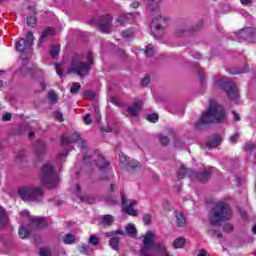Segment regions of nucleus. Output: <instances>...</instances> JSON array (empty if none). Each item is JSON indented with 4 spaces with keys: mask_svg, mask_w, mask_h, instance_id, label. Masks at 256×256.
Segmentation results:
<instances>
[{
    "mask_svg": "<svg viewBox=\"0 0 256 256\" xmlns=\"http://www.w3.org/2000/svg\"><path fill=\"white\" fill-rule=\"evenodd\" d=\"M79 89H81V84H79L78 82H73L70 88V93L72 95H77L79 93Z\"/></svg>",
    "mask_w": 256,
    "mask_h": 256,
    "instance_id": "36",
    "label": "nucleus"
},
{
    "mask_svg": "<svg viewBox=\"0 0 256 256\" xmlns=\"http://www.w3.org/2000/svg\"><path fill=\"white\" fill-rule=\"evenodd\" d=\"M147 121L150 123H157L159 121V114H150L146 116Z\"/></svg>",
    "mask_w": 256,
    "mask_h": 256,
    "instance_id": "41",
    "label": "nucleus"
},
{
    "mask_svg": "<svg viewBox=\"0 0 256 256\" xmlns=\"http://www.w3.org/2000/svg\"><path fill=\"white\" fill-rule=\"evenodd\" d=\"M68 153L66 152H61L57 157H56V161L58 163H61V161H63L64 157H67Z\"/></svg>",
    "mask_w": 256,
    "mask_h": 256,
    "instance_id": "55",
    "label": "nucleus"
},
{
    "mask_svg": "<svg viewBox=\"0 0 256 256\" xmlns=\"http://www.w3.org/2000/svg\"><path fill=\"white\" fill-rule=\"evenodd\" d=\"M193 175L194 171L189 168H185V166H181L177 173L178 179H185V177H190V179H193Z\"/></svg>",
    "mask_w": 256,
    "mask_h": 256,
    "instance_id": "20",
    "label": "nucleus"
},
{
    "mask_svg": "<svg viewBox=\"0 0 256 256\" xmlns=\"http://www.w3.org/2000/svg\"><path fill=\"white\" fill-rule=\"evenodd\" d=\"M232 114L234 115V121H241V116L235 111H232Z\"/></svg>",
    "mask_w": 256,
    "mask_h": 256,
    "instance_id": "63",
    "label": "nucleus"
},
{
    "mask_svg": "<svg viewBox=\"0 0 256 256\" xmlns=\"http://www.w3.org/2000/svg\"><path fill=\"white\" fill-rule=\"evenodd\" d=\"M35 41V36H33V32L26 33V39L20 38L16 44V50L22 53L20 55L21 59H29L31 57V47L33 46V42Z\"/></svg>",
    "mask_w": 256,
    "mask_h": 256,
    "instance_id": "6",
    "label": "nucleus"
},
{
    "mask_svg": "<svg viewBox=\"0 0 256 256\" xmlns=\"http://www.w3.org/2000/svg\"><path fill=\"white\" fill-rule=\"evenodd\" d=\"M11 119H13L11 113H6L2 116V121H11Z\"/></svg>",
    "mask_w": 256,
    "mask_h": 256,
    "instance_id": "57",
    "label": "nucleus"
},
{
    "mask_svg": "<svg viewBox=\"0 0 256 256\" xmlns=\"http://www.w3.org/2000/svg\"><path fill=\"white\" fill-rule=\"evenodd\" d=\"M48 99L51 101V103H57V94H55L53 91H50L48 93Z\"/></svg>",
    "mask_w": 256,
    "mask_h": 256,
    "instance_id": "46",
    "label": "nucleus"
},
{
    "mask_svg": "<svg viewBox=\"0 0 256 256\" xmlns=\"http://www.w3.org/2000/svg\"><path fill=\"white\" fill-rule=\"evenodd\" d=\"M215 83L217 87H221V89H224L230 101H237L239 99V90L237 89V86H235V83L223 79L217 80Z\"/></svg>",
    "mask_w": 256,
    "mask_h": 256,
    "instance_id": "7",
    "label": "nucleus"
},
{
    "mask_svg": "<svg viewBox=\"0 0 256 256\" xmlns=\"http://www.w3.org/2000/svg\"><path fill=\"white\" fill-rule=\"evenodd\" d=\"M7 213L5 212V209L0 206V228L5 227L8 223Z\"/></svg>",
    "mask_w": 256,
    "mask_h": 256,
    "instance_id": "27",
    "label": "nucleus"
},
{
    "mask_svg": "<svg viewBox=\"0 0 256 256\" xmlns=\"http://www.w3.org/2000/svg\"><path fill=\"white\" fill-rule=\"evenodd\" d=\"M219 145H221V136L219 135H214L206 142V147H208V149H215L216 147H219Z\"/></svg>",
    "mask_w": 256,
    "mask_h": 256,
    "instance_id": "21",
    "label": "nucleus"
},
{
    "mask_svg": "<svg viewBox=\"0 0 256 256\" xmlns=\"http://www.w3.org/2000/svg\"><path fill=\"white\" fill-rule=\"evenodd\" d=\"M247 71H249V66L246 65L244 69H237V68L230 69V74L241 75V73H247Z\"/></svg>",
    "mask_w": 256,
    "mask_h": 256,
    "instance_id": "35",
    "label": "nucleus"
},
{
    "mask_svg": "<svg viewBox=\"0 0 256 256\" xmlns=\"http://www.w3.org/2000/svg\"><path fill=\"white\" fill-rule=\"evenodd\" d=\"M224 231H227V233L233 231V225L232 224H225L223 227Z\"/></svg>",
    "mask_w": 256,
    "mask_h": 256,
    "instance_id": "60",
    "label": "nucleus"
},
{
    "mask_svg": "<svg viewBox=\"0 0 256 256\" xmlns=\"http://www.w3.org/2000/svg\"><path fill=\"white\" fill-rule=\"evenodd\" d=\"M174 249H183L185 247V238H176L173 243Z\"/></svg>",
    "mask_w": 256,
    "mask_h": 256,
    "instance_id": "30",
    "label": "nucleus"
},
{
    "mask_svg": "<svg viewBox=\"0 0 256 256\" xmlns=\"http://www.w3.org/2000/svg\"><path fill=\"white\" fill-rule=\"evenodd\" d=\"M31 235V230L26 229L25 227H20L19 229V237L21 239H27Z\"/></svg>",
    "mask_w": 256,
    "mask_h": 256,
    "instance_id": "33",
    "label": "nucleus"
},
{
    "mask_svg": "<svg viewBox=\"0 0 256 256\" xmlns=\"http://www.w3.org/2000/svg\"><path fill=\"white\" fill-rule=\"evenodd\" d=\"M84 163L96 165L102 173H107L109 171V162H107L105 157L99 152H94L91 156H84Z\"/></svg>",
    "mask_w": 256,
    "mask_h": 256,
    "instance_id": "8",
    "label": "nucleus"
},
{
    "mask_svg": "<svg viewBox=\"0 0 256 256\" xmlns=\"http://www.w3.org/2000/svg\"><path fill=\"white\" fill-rule=\"evenodd\" d=\"M149 83H151V78L149 76H145L142 79L141 85H142V87H147V85H149Z\"/></svg>",
    "mask_w": 256,
    "mask_h": 256,
    "instance_id": "52",
    "label": "nucleus"
},
{
    "mask_svg": "<svg viewBox=\"0 0 256 256\" xmlns=\"http://www.w3.org/2000/svg\"><path fill=\"white\" fill-rule=\"evenodd\" d=\"M84 97L85 99H88V101H95V99H97V94L93 91H86Z\"/></svg>",
    "mask_w": 256,
    "mask_h": 256,
    "instance_id": "38",
    "label": "nucleus"
},
{
    "mask_svg": "<svg viewBox=\"0 0 256 256\" xmlns=\"http://www.w3.org/2000/svg\"><path fill=\"white\" fill-rule=\"evenodd\" d=\"M119 241L120 239L118 236L112 237L109 241L111 249H113L114 251H119Z\"/></svg>",
    "mask_w": 256,
    "mask_h": 256,
    "instance_id": "29",
    "label": "nucleus"
},
{
    "mask_svg": "<svg viewBox=\"0 0 256 256\" xmlns=\"http://www.w3.org/2000/svg\"><path fill=\"white\" fill-rule=\"evenodd\" d=\"M63 241H64L65 245H73V243H75V241H76V237L73 234H66L63 237Z\"/></svg>",
    "mask_w": 256,
    "mask_h": 256,
    "instance_id": "31",
    "label": "nucleus"
},
{
    "mask_svg": "<svg viewBox=\"0 0 256 256\" xmlns=\"http://www.w3.org/2000/svg\"><path fill=\"white\" fill-rule=\"evenodd\" d=\"M61 51V47L59 46H52L50 49V55L51 57H53V59H55L56 57L59 56V52Z\"/></svg>",
    "mask_w": 256,
    "mask_h": 256,
    "instance_id": "37",
    "label": "nucleus"
},
{
    "mask_svg": "<svg viewBox=\"0 0 256 256\" xmlns=\"http://www.w3.org/2000/svg\"><path fill=\"white\" fill-rule=\"evenodd\" d=\"M155 53H157V51L155 50V47L153 45L149 44L145 50L146 57H153L155 55Z\"/></svg>",
    "mask_w": 256,
    "mask_h": 256,
    "instance_id": "34",
    "label": "nucleus"
},
{
    "mask_svg": "<svg viewBox=\"0 0 256 256\" xmlns=\"http://www.w3.org/2000/svg\"><path fill=\"white\" fill-rule=\"evenodd\" d=\"M40 256H51V251L47 248H41Z\"/></svg>",
    "mask_w": 256,
    "mask_h": 256,
    "instance_id": "53",
    "label": "nucleus"
},
{
    "mask_svg": "<svg viewBox=\"0 0 256 256\" xmlns=\"http://www.w3.org/2000/svg\"><path fill=\"white\" fill-rule=\"evenodd\" d=\"M91 247H89V245L87 244H82L78 250H79V253H81L82 255H87L90 251Z\"/></svg>",
    "mask_w": 256,
    "mask_h": 256,
    "instance_id": "40",
    "label": "nucleus"
},
{
    "mask_svg": "<svg viewBox=\"0 0 256 256\" xmlns=\"http://www.w3.org/2000/svg\"><path fill=\"white\" fill-rule=\"evenodd\" d=\"M120 163H122V165H126V170L132 173H137L142 169L141 164L139 162L135 160L129 161V158H127V156L123 154L120 155Z\"/></svg>",
    "mask_w": 256,
    "mask_h": 256,
    "instance_id": "11",
    "label": "nucleus"
},
{
    "mask_svg": "<svg viewBox=\"0 0 256 256\" xmlns=\"http://www.w3.org/2000/svg\"><path fill=\"white\" fill-rule=\"evenodd\" d=\"M83 121L85 125H91L93 123V119L91 118V114H86L83 116Z\"/></svg>",
    "mask_w": 256,
    "mask_h": 256,
    "instance_id": "47",
    "label": "nucleus"
},
{
    "mask_svg": "<svg viewBox=\"0 0 256 256\" xmlns=\"http://www.w3.org/2000/svg\"><path fill=\"white\" fill-rule=\"evenodd\" d=\"M142 107L143 103L135 102L134 105L128 107L127 112L129 113V115H131V117H135L137 116L139 111H141Z\"/></svg>",
    "mask_w": 256,
    "mask_h": 256,
    "instance_id": "22",
    "label": "nucleus"
},
{
    "mask_svg": "<svg viewBox=\"0 0 256 256\" xmlns=\"http://www.w3.org/2000/svg\"><path fill=\"white\" fill-rule=\"evenodd\" d=\"M113 25V18L111 15L101 16L98 22V29L101 33H111V27Z\"/></svg>",
    "mask_w": 256,
    "mask_h": 256,
    "instance_id": "12",
    "label": "nucleus"
},
{
    "mask_svg": "<svg viewBox=\"0 0 256 256\" xmlns=\"http://www.w3.org/2000/svg\"><path fill=\"white\" fill-rule=\"evenodd\" d=\"M239 139V134H233L230 136V142H232L233 144L237 143Z\"/></svg>",
    "mask_w": 256,
    "mask_h": 256,
    "instance_id": "59",
    "label": "nucleus"
},
{
    "mask_svg": "<svg viewBox=\"0 0 256 256\" xmlns=\"http://www.w3.org/2000/svg\"><path fill=\"white\" fill-rule=\"evenodd\" d=\"M163 207L165 211H171V206H169V201H164Z\"/></svg>",
    "mask_w": 256,
    "mask_h": 256,
    "instance_id": "61",
    "label": "nucleus"
},
{
    "mask_svg": "<svg viewBox=\"0 0 256 256\" xmlns=\"http://www.w3.org/2000/svg\"><path fill=\"white\" fill-rule=\"evenodd\" d=\"M139 16L140 14L138 12L123 13L117 17L116 23H118V25H124V23H131V21H135V19H137V17Z\"/></svg>",
    "mask_w": 256,
    "mask_h": 256,
    "instance_id": "15",
    "label": "nucleus"
},
{
    "mask_svg": "<svg viewBox=\"0 0 256 256\" xmlns=\"http://www.w3.org/2000/svg\"><path fill=\"white\" fill-rule=\"evenodd\" d=\"M227 115L223 106L219 105L215 100H211L208 109L202 114L201 118L196 122V128L201 129L203 125H211L213 123H225Z\"/></svg>",
    "mask_w": 256,
    "mask_h": 256,
    "instance_id": "1",
    "label": "nucleus"
},
{
    "mask_svg": "<svg viewBox=\"0 0 256 256\" xmlns=\"http://www.w3.org/2000/svg\"><path fill=\"white\" fill-rule=\"evenodd\" d=\"M106 203L108 204V205H111V206H114V205H117V200H115L113 197H111V196H108L107 198H106Z\"/></svg>",
    "mask_w": 256,
    "mask_h": 256,
    "instance_id": "51",
    "label": "nucleus"
},
{
    "mask_svg": "<svg viewBox=\"0 0 256 256\" xmlns=\"http://www.w3.org/2000/svg\"><path fill=\"white\" fill-rule=\"evenodd\" d=\"M40 181L48 189H55L59 185V176L55 172L53 165L46 163L42 166L40 171Z\"/></svg>",
    "mask_w": 256,
    "mask_h": 256,
    "instance_id": "5",
    "label": "nucleus"
},
{
    "mask_svg": "<svg viewBox=\"0 0 256 256\" xmlns=\"http://www.w3.org/2000/svg\"><path fill=\"white\" fill-rule=\"evenodd\" d=\"M159 140L161 145H169V137L160 135Z\"/></svg>",
    "mask_w": 256,
    "mask_h": 256,
    "instance_id": "50",
    "label": "nucleus"
},
{
    "mask_svg": "<svg viewBox=\"0 0 256 256\" xmlns=\"http://www.w3.org/2000/svg\"><path fill=\"white\" fill-rule=\"evenodd\" d=\"M53 35H55V29L52 27L46 28L40 36L39 44L42 45V43H45L47 38L53 37Z\"/></svg>",
    "mask_w": 256,
    "mask_h": 256,
    "instance_id": "23",
    "label": "nucleus"
},
{
    "mask_svg": "<svg viewBox=\"0 0 256 256\" xmlns=\"http://www.w3.org/2000/svg\"><path fill=\"white\" fill-rule=\"evenodd\" d=\"M93 65V52L89 51L86 55V62L77 56L73 59L70 71L76 73L79 77H87L91 71V66Z\"/></svg>",
    "mask_w": 256,
    "mask_h": 256,
    "instance_id": "4",
    "label": "nucleus"
},
{
    "mask_svg": "<svg viewBox=\"0 0 256 256\" xmlns=\"http://www.w3.org/2000/svg\"><path fill=\"white\" fill-rule=\"evenodd\" d=\"M256 145L253 142L246 143L245 151H255Z\"/></svg>",
    "mask_w": 256,
    "mask_h": 256,
    "instance_id": "48",
    "label": "nucleus"
},
{
    "mask_svg": "<svg viewBox=\"0 0 256 256\" xmlns=\"http://www.w3.org/2000/svg\"><path fill=\"white\" fill-rule=\"evenodd\" d=\"M70 143H78L80 149H87V142L81 138V134H79V132H73L68 137H62L61 144L63 147Z\"/></svg>",
    "mask_w": 256,
    "mask_h": 256,
    "instance_id": "10",
    "label": "nucleus"
},
{
    "mask_svg": "<svg viewBox=\"0 0 256 256\" xmlns=\"http://www.w3.org/2000/svg\"><path fill=\"white\" fill-rule=\"evenodd\" d=\"M89 243L90 245H93L94 247H96V245H99V238L95 235H91L89 238Z\"/></svg>",
    "mask_w": 256,
    "mask_h": 256,
    "instance_id": "43",
    "label": "nucleus"
},
{
    "mask_svg": "<svg viewBox=\"0 0 256 256\" xmlns=\"http://www.w3.org/2000/svg\"><path fill=\"white\" fill-rule=\"evenodd\" d=\"M143 222L145 225H149L151 223V214H144Z\"/></svg>",
    "mask_w": 256,
    "mask_h": 256,
    "instance_id": "54",
    "label": "nucleus"
},
{
    "mask_svg": "<svg viewBox=\"0 0 256 256\" xmlns=\"http://www.w3.org/2000/svg\"><path fill=\"white\" fill-rule=\"evenodd\" d=\"M111 101L114 105H116L117 107H119L121 105V101H119V97L114 96L111 98Z\"/></svg>",
    "mask_w": 256,
    "mask_h": 256,
    "instance_id": "56",
    "label": "nucleus"
},
{
    "mask_svg": "<svg viewBox=\"0 0 256 256\" xmlns=\"http://www.w3.org/2000/svg\"><path fill=\"white\" fill-rule=\"evenodd\" d=\"M28 27H35L37 25V18L35 16H30L27 18Z\"/></svg>",
    "mask_w": 256,
    "mask_h": 256,
    "instance_id": "42",
    "label": "nucleus"
},
{
    "mask_svg": "<svg viewBox=\"0 0 256 256\" xmlns=\"http://www.w3.org/2000/svg\"><path fill=\"white\" fill-rule=\"evenodd\" d=\"M236 37L238 41H245L246 39L256 41V28H244L236 34Z\"/></svg>",
    "mask_w": 256,
    "mask_h": 256,
    "instance_id": "14",
    "label": "nucleus"
},
{
    "mask_svg": "<svg viewBox=\"0 0 256 256\" xmlns=\"http://www.w3.org/2000/svg\"><path fill=\"white\" fill-rule=\"evenodd\" d=\"M233 217L231 207L225 202H218L209 213V221L215 227H221L223 221H229Z\"/></svg>",
    "mask_w": 256,
    "mask_h": 256,
    "instance_id": "2",
    "label": "nucleus"
},
{
    "mask_svg": "<svg viewBox=\"0 0 256 256\" xmlns=\"http://www.w3.org/2000/svg\"><path fill=\"white\" fill-rule=\"evenodd\" d=\"M79 199L81 203H87L88 205H93V203H95V198L93 196H79Z\"/></svg>",
    "mask_w": 256,
    "mask_h": 256,
    "instance_id": "32",
    "label": "nucleus"
},
{
    "mask_svg": "<svg viewBox=\"0 0 256 256\" xmlns=\"http://www.w3.org/2000/svg\"><path fill=\"white\" fill-rule=\"evenodd\" d=\"M162 1L163 0H147V10L151 13V15L161 12Z\"/></svg>",
    "mask_w": 256,
    "mask_h": 256,
    "instance_id": "16",
    "label": "nucleus"
},
{
    "mask_svg": "<svg viewBox=\"0 0 256 256\" xmlns=\"http://www.w3.org/2000/svg\"><path fill=\"white\" fill-rule=\"evenodd\" d=\"M135 205H137V201L128 200L127 197L122 196V209L124 213H127V215H131L132 217H137L139 214L137 213V210L133 209Z\"/></svg>",
    "mask_w": 256,
    "mask_h": 256,
    "instance_id": "13",
    "label": "nucleus"
},
{
    "mask_svg": "<svg viewBox=\"0 0 256 256\" xmlns=\"http://www.w3.org/2000/svg\"><path fill=\"white\" fill-rule=\"evenodd\" d=\"M30 227L34 229H45L47 227V220L45 218L32 217L30 218Z\"/></svg>",
    "mask_w": 256,
    "mask_h": 256,
    "instance_id": "18",
    "label": "nucleus"
},
{
    "mask_svg": "<svg viewBox=\"0 0 256 256\" xmlns=\"http://www.w3.org/2000/svg\"><path fill=\"white\" fill-rule=\"evenodd\" d=\"M193 31H197V29L189 26H182L176 29L175 37L181 39V37H189Z\"/></svg>",
    "mask_w": 256,
    "mask_h": 256,
    "instance_id": "17",
    "label": "nucleus"
},
{
    "mask_svg": "<svg viewBox=\"0 0 256 256\" xmlns=\"http://www.w3.org/2000/svg\"><path fill=\"white\" fill-rule=\"evenodd\" d=\"M54 119H56V121H59L60 123H62V121H64L63 119V113L56 111L53 114Z\"/></svg>",
    "mask_w": 256,
    "mask_h": 256,
    "instance_id": "45",
    "label": "nucleus"
},
{
    "mask_svg": "<svg viewBox=\"0 0 256 256\" xmlns=\"http://www.w3.org/2000/svg\"><path fill=\"white\" fill-rule=\"evenodd\" d=\"M113 221H115V218H113V216L108 214V215L102 216L100 223L104 227H111V225H113Z\"/></svg>",
    "mask_w": 256,
    "mask_h": 256,
    "instance_id": "24",
    "label": "nucleus"
},
{
    "mask_svg": "<svg viewBox=\"0 0 256 256\" xmlns=\"http://www.w3.org/2000/svg\"><path fill=\"white\" fill-rule=\"evenodd\" d=\"M18 195L23 201H26V203H41L45 192L41 186L29 185L19 188Z\"/></svg>",
    "mask_w": 256,
    "mask_h": 256,
    "instance_id": "3",
    "label": "nucleus"
},
{
    "mask_svg": "<svg viewBox=\"0 0 256 256\" xmlns=\"http://www.w3.org/2000/svg\"><path fill=\"white\" fill-rule=\"evenodd\" d=\"M231 11V7L229 5H224L222 8L223 13H229Z\"/></svg>",
    "mask_w": 256,
    "mask_h": 256,
    "instance_id": "62",
    "label": "nucleus"
},
{
    "mask_svg": "<svg viewBox=\"0 0 256 256\" xmlns=\"http://www.w3.org/2000/svg\"><path fill=\"white\" fill-rule=\"evenodd\" d=\"M186 223H187V218L185 217V214L177 213L176 214V225H177V227H185Z\"/></svg>",
    "mask_w": 256,
    "mask_h": 256,
    "instance_id": "25",
    "label": "nucleus"
},
{
    "mask_svg": "<svg viewBox=\"0 0 256 256\" xmlns=\"http://www.w3.org/2000/svg\"><path fill=\"white\" fill-rule=\"evenodd\" d=\"M122 37L129 39V37H133V32H131L129 30L124 31V32H122Z\"/></svg>",
    "mask_w": 256,
    "mask_h": 256,
    "instance_id": "58",
    "label": "nucleus"
},
{
    "mask_svg": "<svg viewBox=\"0 0 256 256\" xmlns=\"http://www.w3.org/2000/svg\"><path fill=\"white\" fill-rule=\"evenodd\" d=\"M15 161L17 163H23L25 161V151H19L16 153Z\"/></svg>",
    "mask_w": 256,
    "mask_h": 256,
    "instance_id": "39",
    "label": "nucleus"
},
{
    "mask_svg": "<svg viewBox=\"0 0 256 256\" xmlns=\"http://www.w3.org/2000/svg\"><path fill=\"white\" fill-rule=\"evenodd\" d=\"M197 256H207V250L201 249Z\"/></svg>",
    "mask_w": 256,
    "mask_h": 256,
    "instance_id": "64",
    "label": "nucleus"
},
{
    "mask_svg": "<svg viewBox=\"0 0 256 256\" xmlns=\"http://www.w3.org/2000/svg\"><path fill=\"white\" fill-rule=\"evenodd\" d=\"M126 235H128V237H135L137 235V228L135 227V224H128L126 226Z\"/></svg>",
    "mask_w": 256,
    "mask_h": 256,
    "instance_id": "28",
    "label": "nucleus"
},
{
    "mask_svg": "<svg viewBox=\"0 0 256 256\" xmlns=\"http://www.w3.org/2000/svg\"><path fill=\"white\" fill-rule=\"evenodd\" d=\"M95 115H94V121L95 123H99L101 121V112H99V108L95 107L94 108Z\"/></svg>",
    "mask_w": 256,
    "mask_h": 256,
    "instance_id": "44",
    "label": "nucleus"
},
{
    "mask_svg": "<svg viewBox=\"0 0 256 256\" xmlns=\"http://www.w3.org/2000/svg\"><path fill=\"white\" fill-rule=\"evenodd\" d=\"M152 17L151 29L153 33L156 31H163V29L169 25V18L167 16H163L161 12L152 14Z\"/></svg>",
    "mask_w": 256,
    "mask_h": 256,
    "instance_id": "9",
    "label": "nucleus"
},
{
    "mask_svg": "<svg viewBox=\"0 0 256 256\" xmlns=\"http://www.w3.org/2000/svg\"><path fill=\"white\" fill-rule=\"evenodd\" d=\"M209 233H211L213 237H216L217 239H223V234L220 231L209 230Z\"/></svg>",
    "mask_w": 256,
    "mask_h": 256,
    "instance_id": "49",
    "label": "nucleus"
},
{
    "mask_svg": "<svg viewBox=\"0 0 256 256\" xmlns=\"http://www.w3.org/2000/svg\"><path fill=\"white\" fill-rule=\"evenodd\" d=\"M45 151H47V146L45 145V142L38 141L36 143V153H37L38 157H40V155H43V153H45Z\"/></svg>",
    "mask_w": 256,
    "mask_h": 256,
    "instance_id": "26",
    "label": "nucleus"
},
{
    "mask_svg": "<svg viewBox=\"0 0 256 256\" xmlns=\"http://www.w3.org/2000/svg\"><path fill=\"white\" fill-rule=\"evenodd\" d=\"M195 179L201 181L202 183H206V181H209V179H211V170L205 169L203 172H194L192 180Z\"/></svg>",
    "mask_w": 256,
    "mask_h": 256,
    "instance_id": "19",
    "label": "nucleus"
}]
</instances>
